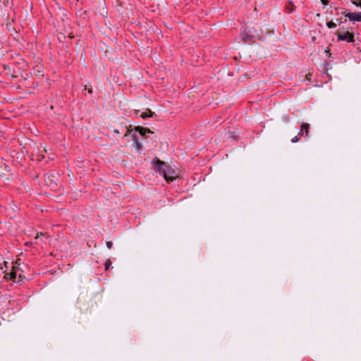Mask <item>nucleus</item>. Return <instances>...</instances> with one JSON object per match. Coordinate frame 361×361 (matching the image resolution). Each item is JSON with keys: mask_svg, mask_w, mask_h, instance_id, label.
Here are the masks:
<instances>
[{"mask_svg": "<svg viewBox=\"0 0 361 361\" xmlns=\"http://www.w3.org/2000/svg\"><path fill=\"white\" fill-rule=\"evenodd\" d=\"M114 133L116 134H119V131L118 130H114Z\"/></svg>", "mask_w": 361, "mask_h": 361, "instance_id": "a211bd4d", "label": "nucleus"}, {"mask_svg": "<svg viewBox=\"0 0 361 361\" xmlns=\"http://www.w3.org/2000/svg\"><path fill=\"white\" fill-rule=\"evenodd\" d=\"M154 168L168 182L173 181L178 177L176 171L173 168L160 160L156 161Z\"/></svg>", "mask_w": 361, "mask_h": 361, "instance_id": "f257e3e1", "label": "nucleus"}, {"mask_svg": "<svg viewBox=\"0 0 361 361\" xmlns=\"http://www.w3.org/2000/svg\"><path fill=\"white\" fill-rule=\"evenodd\" d=\"M310 125L307 123H302L300 128V134L302 136H307L309 134Z\"/></svg>", "mask_w": 361, "mask_h": 361, "instance_id": "39448f33", "label": "nucleus"}, {"mask_svg": "<svg viewBox=\"0 0 361 361\" xmlns=\"http://www.w3.org/2000/svg\"><path fill=\"white\" fill-rule=\"evenodd\" d=\"M299 140L298 136H295L293 138H292L291 142L295 143L297 142Z\"/></svg>", "mask_w": 361, "mask_h": 361, "instance_id": "4468645a", "label": "nucleus"}, {"mask_svg": "<svg viewBox=\"0 0 361 361\" xmlns=\"http://www.w3.org/2000/svg\"><path fill=\"white\" fill-rule=\"evenodd\" d=\"M135 130L136 131H137L140 135L142 136H145L146 135L147 133H152V132L148 129V128H145L143 127H136L135 128Z\"/></svg>", "mask_w": 361, "mask_h": 361, "instance_id": "423d86ee", "label": "nucleus"}, {"mask_svg": "<svg viewBox=\"0 0 361 361\" xmlns=\"http://www.w3.org/2000/svg\"><path fill=\"white\" fill-rule=\"evenodd\" d=\"M112 245H113L112 242H111V241H107L106 242V246H107V247L109 249H111L112 247Z\"/></svg>", "mask_w": 361, "mask_h": 361, "instance_id": "2eb2a0df", "label": "nucleus"}, {"mask_svg": "<svg viewBox=\"0 0 361 361\" xmlns=\"http://www.w3.org/2000/svg\"><path fill=\"white\" fill-rule=\"evenodd\" d=\"M85 90H88L89 93H92V90L87 88V86L85 87Z\"/></svg>", "mask_w": 361, "mask_h": 361, "instance_id": "f3484780", "label": "nucleus"}, {"mask_svg": "<svg viewBox=\"0 0 361 361\" xmlns=\"http://www.w3.org/2000/svg\"><path fill=\"white\" fill-rule=\"evenodd\" d=\"M285 121H289V118H288V117H286V118H285Z\"/></svg>", "mask_w": 361, "mask_h": 361, "instance_id": "6ab92c4d", "label": "nucleus"}, {"mask_svg": "<svg viewBox=\"0 0 361 361\" xmlns=\"http://www.w3.org/2000/svg\"><path fill=\"white\" fill-rule=\"evenodd\" d=\"M133 144H134L135 147L137 150H140L142 149V145L137 140H135V139L134 140Z\"/></svg>", "mask_w": 361, "mask_h": 361, "instance_id": "1a4fd4ad", "label": "nucleus"}, {"mask_svg": "<svg viewBox=\"0 0 361 361\" xmlns=\"http://www.w3.org/2000/svg\"><path fill=\"white\" fill-rule=\"evenodd\" d=\"M326 25L329 28H335L336 27V25L333 21H329L326 23Z\"/></svg>", "mask_w": 361, "mask_h": 361, "instance_id": "9d476101", "label": "nucleus"}, {"mask_svg": "<svg viewBox=\"0 0 361 361\" xmlns=\"http://www.w3.org/2000/svg\"><path fill=\"white\" fill-rule=\"evenodd\" d=\"M338 39L339 41H345L347 42H351L354 41V35L353 33L349 32H337Z\"/></svg>", "mask_w": 361, "mask_h": 361, "instance_id": "f03ea898", "label": "nucleus"}, {"mask_svg": "<svg viewBox=\"0 0 361 361\" xmlns=\"http://www.w3.org/2000/svg\"><path fill=\"white\" fill-rule=\"evenodd\" d=\"M286 9L288 13H292L294 11V6L291 2H290L286 7Z\"/></svg>", "mask_w": 361, "mask_h": 361, "instance_id": "6e6552de", "label": "nucleus"}, {"mask_svg": "<svg viewBox=\"0 0 361 361\" xmlns=\"http://www.w3.org/2000/svg\"><path fill=\"white\" fill-rule=\"evenodd\" d=\"M18 269L13 267L11 272L6 273L5 274V278L8 280H12L14 282H18L19 281H16V276L18 275L19 278H21V274H18Z\"/></svg>", "mask_w": 361, "mask_h": 361, "instance_id": "7ed1b4c3", "label": "nucleus"}, {"mask_svg": "<svg viewBox=\"0 0 361 361\" xmlns=\"http://www.w3.org/2000/svg\"><path fill=\"white\" fill-rule=\"evenodd\" d=\"M321 2L324 5L326 6L328 4L327 0H321Z\"/></svg>", "mask_w": 361, "mask_h": 361, "instance_id": "dca6fc26", "label": "nucleus"}, {"mask_svg": "<svg viewBox=\"0 0 361 361\" xmlns=\"http://www.w3.org/2000/svg\"><path fill=\"white\" fill-rule=\"evenodd\" d=\"M111 265V262L110 259H108L105 262V269H109L110 266Z\"/></svg>", "mask_w": 361, "mask_h": 361, "instance_id": "f8f14e48", "label": "nucleus"}, {"mask_svg": "<svg viewBox=\"0 0 361 361\" xmlns=\"http://www.w3.org/2000/svg\"><path fill=\"white\" fill-rule=\"evenodd\" d=\"M345 16L351 21L361 22V13H348Z\"/></svg>", "mask_w": 361, "mask_h": 361, "instance_id": "20e7f679", "label": "nucleus"}, {"mask_svg": "<svg viewBox=\"0 0 361 361\" xmlns=\"http://www.w3.org/2000/svg\"><path fill=\"white\" fill-rule=\"evenodd\" d=\"M152 114H153V113L149 109H147V111L142 112L140 114V117L142 118H146L152 116Z\"/></svg>", "mask_w": 361, "mask_h": 361, "instance_id": "0eeeda50", "label": "nucleus"}, {"mask_svg": "<svg viewBox=\"0 0 361 361\" xmlns=\"http://www.w3.org/2000/svg\"><path fill=\"white\" fill-rule=\"evenodd\" d=\"M352 4L355 5L356 6L361 7V0H352Z\"/></svg>", "mask_w": 361, "mask_h": 361, "instance_id": "9b49d317", "label": "nucleus"}, {"mask_svg": "<svg viewBox=\"0 0 361 361\" xmlns=\"http://www.w3.org/2000/svg\"><path fill=\"white\" fill-rule=\"evenodd\" d=\"M241 35H242V38L243 39V40H248L250 38V36L247 33H245V34L242 33Z\"/></svg>", "mask_w": 361, "mask_h": 361, "instance_id": "ddd939ff", "label": "nucleus"}]
</instances>
